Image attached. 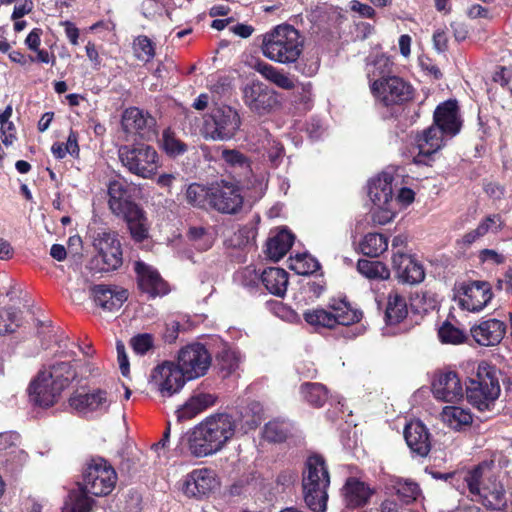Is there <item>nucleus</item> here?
Wrapping results in <instances>:
<instances>
[{
	"mask_svg": "<svg viewBox=\"0 0 512 512\" xmlns=\"http://www.w3.org/2000/svg\"><path fill=\"white\" fill-rule=\"evenodd\" d=\"M459 305L469 312H480L493 298L491 285L486 281H472L461 285Z\"/></svg>",
	"mask_w": 512,
	"mask_h": 512,
	"instance_id": "f3484780",
	"label": "nucleus"
},
{
	"mask_svg": "<svg viewBox=\"0 0 512 512\" xmlns=\"http://www.w3.org/2000/svg\"><path fill=\"white\" fill-rule=\"evenodd\" d=\"M219 483L216 474L209 468L195 469L184 482L183 491L189 497L201 498L212 493Z\"/></svg>",
	"mask_w": 512,
	"mask_h": 512,
	"instance_id": "6ab92c4d",
	"label": "nucleus"
},
{
	"mask_svg": "<svg viewBox=\"0 0 512 512\" xmlns=\"http://www.w3.org/2000/svg\"><path fill=\"white\" fill-rule=\"evenodd\" d=\"M392 182L393 176L383 172L372 178L368 184V195L374 205L373 220L380 225L390 222L395 217Z\"/></svg>",
	"mask_w": 512,
	"mask_h": 512,
	"instance_id": "6e6552de",
	"label": "nucleus"
},
{
	"mask_svg": "<svg viewBox=\"0 0 512 512\" xmlns=\"http://www.w3.org/2000/svg\"><path fill=\"white\" fill-rule=\"evenodd\" d=\"M216 396L210 393H197L191 396L178 410L177 418L180 421L194 418L199 413L216 403Z\"/></svg>",
	"mask_w": 512,
	"mask_h": 512,
	"instance_id": "7c9ffc66",
	"label": "nucleus"
},
{
	"mask_svg": "<svg viewBox=\"0 0 512 512\" xmlns=\"http://www.w3.org/2000/svg\"><path fill=\"white\" fill-rule=\"evenodd\" d=\"M304 39L300 32L289 24L277 25L263 35L261 52L267 59L280 63H295L302 54Z\"/></svg>",
	"mask_w": 512,
	"mask_h": 512,
	"instance_id": "7ed1b4c3",
	"label": "nucleus"
},
{
	"mask_svg": "<svg viewBox=\"0 0 512 512\" xmlns=\"http://www.w3.org/2000/svg\"><path fill=\"white\" fill-rule=\"evenodd\" d=\"M294 236L286 229L270 237L266 244V254L273 261H279L291 248Z\"/></svg>",
	"mask_w": 512,
	"mask_h": 512,
	"instance_id": "f704fd0d",
	"label": "nucleus"
},
{
	"mask_svg": "<svg viewBox=\"0 0 512 512\" xmlns=\"http://www.w3.org/2000/svg\"><path fill=\"white\" fill-rule=\"evenodd\" d=\"M432 391L436 399L454 402L463 397V387L455 372L440 374L433 382Z\"/></svg>",
	"mask_w": 512,
	"mask_h": 512,
	"instance_id": "5701e85b",
	"label": "nucleus"
},
{
	"mask_svg": "<svg viewBox=\"0 0 512 512\" xmlns=\"http://www.w3.org/2000/svg\"><path fill=\"white\" fill-rule=\"evenodd\" d=\"M131 345L135 353L143 355L153 347V338L149 334H140L132 338Z\"/></svg>",
	"mask_w": 512,
	"mask_h": 512,
	"instance_id": "680f3d73",
	"label": "nucleus"
},
{
	"mask_svg": "<svg viewBox=\"0 0 512 512\" xmlns=\"http://www.w3.org/2000/svg\"><path fill=\"white\" fill-rule=\"evenodd\" d=\"M118 157L128 172L143 179L152 178L159 168L157 151L146 144L122 145Z\"/></svg>",
	"mask_w": 512,
	"mask_h": 512,
	"instance_id": "0eeeda50",
	"label": "nucleus"
},
{
	"mask_svg": "<svg viewBox=\"0 0 512 512\" xmlns=\"http://www.w3.org/2000/svg\"><path fill=\"white\" fill-rule=\"evenodd\" d=\"M370 89L375 99L385 106L400 104L412 96L411 86L398 76L374 80Z\"/></svg>",
	"mask_w": 512,
	"mask_h": 512,
	"instance_id": "2eb2a0df",
	"label": "nucleus"
},
{
	"mask_svg": "<svg viewBox=\"0 0 512 512\" xmlns=\"http://www.w3.org/2000/svg\"><path fill=\"white\" fill-rule=\"evenodd\" d=\"M178 368L187 380H193L206 374L211 365V355L201 343H191L178 353Z\"/></svg>",
	"mask_w": 512,
	"mask_h": 512,
	"instance_id": "ddd939ff",
	"label": "nucleus"
},
{
	"mask_svg": "<svg viewBox=\"0 0 512 512\" xmlns=\"http://www.w3.org/2000/svg\"><path fill=\"white\" fill-rule=\"evenodd\" d=\"M188 236L190 240L195 242L196 248L200 250H207L212 246V237L205 232L203 228L192 227L189 229Z\"/></svg>",
	"mask_w": 512,
	"mask_h": 512,
	"instance_id": "13d9d810",
	"label": "nucleus"
},
{
	"mask_svg": "<svg viewBox=\"0 0 512 512\" xmlns=\"http://www.w3.org/2000/svg\"><path fill=\"white\" fill-rule=\"evenodd\" d=\"M211 185L205 186L199 183L188 185L184 192L187 204L200 209L210 208Z\"/></svg>",
	"mask_w": 512,
	"mask_h": 512,
	"instance_id": "4c0bfd02",
	"label": "nucleus"
},
{
	"mask_svg": "<svg viewBox=\"0 0 512 512\" xmlns=\"http://www.w3.org/2000/svg\"><path fill=\"white\" fill-rule=\"evenodd\" d=\"M479 259L483 263L501 264L504 262L505 257L503 254L498 253L493 249H483L479 252Z\"/></svg>",
	"mask_w": 512,
	"mask_h": 512,
	"instance_id": "338daca9",
	"label": "nucleus"
},
{
	"mask_svg": "<svg viewBox=\"0 0 512 512\" xmlns=\"http://www.w3.org/2000/svg\"><path fill=\"white\" fill-rule=\"evenodd\" d=\"M343 501L348 508H360L368 504L374 490L357 477H348L342 487Z\"/></svg>",
	"mask_w": 512,
	"mask_h": 512,
	"instance_id": "4be33fe9",
	"label": "nucleus"
},
{
	"mask_svg": "<svg viewBox=\"0 0 512 512\" xmlns=\"http://www.w3.org/2000/svg\"><path fill=\"white\" fill-rule=\"evenodd\" d=\"M261 281L271 294L283 296L287 290L288 274L284 269L270 267L262 272Z\"/></svg>",
	"mask_w": 512,
	"mask_h": 512,
	"instance_id": "c9c22d12",
	"label": "nucleus"
},
{
	"mask_svg": "<svg viewBox=\"0 0 512 512\" xmlns=\"http://www.w3.org/2000/svg\"><path fill=\"white\" fill-rule=\"evenodd\" d=\"M392 60L383 54L376 55L372 60L367 63V77L370 86L374 80H381L390 76L392 72Z\"/></svg>",
	"mask_w": 512,
	"mask_h": 512,
	"instance_id": "ea45409f",
	"label": "nucleus"
},
{
	"mask_svg": "<svg viewBox=\"0 0 512 512\" xmlns=\"http://www.w3.org/2000/svg\"><path fill=\"white\" fill-rule=\"evenodd\" d=\"M329 309L332 319L334 320V327L336 325H351L358 322L362 317L361 312L352 309L350 305L344 301L331 305Z\"/></svg>",
	"mask_w": 512,
	"mask_h": 512,
	"instance_id": "a19ab883",
	"label": "nucleus"
},
{
	"mask_svg": "<svg viewBox=\"0 0 512 512\" xmlns=\"http://www.w3.org/2000/svg\"><path fill=\"white\" fill-rule=\"evenodd\" d=\"M504 221L499 214H490L483 218L477 228L484 237L487 234H496L504 227Z\"/></svg>",
	"mask_w": 512,
	"mask_h": 512,
	"instance_id": "6e6d98bb",
	"label": "nucleus"
},
{
	"mask_svg": "<svg viewBox=\"0 0 512 512\" xmlns=\"http://www.w3.org/2000/svg\"><path fill=\"white\" fill-rule=\"evenodd\" d=\"M236 278L244 286H254L259 280H261V276L258 275L253 267L244 268L236 274Z\"/></svg>",
	"mask_w": 512,
	"mask_h": 512,
	"instance_id": "e2e57ef3",
	"label": "nucleus"
},
{
	"mask_svg": "<svg viewBox=\"0 0 512 512\" xmlns=\"http://www.w3.org/2000/svg\"><path fill=\"white\" fill-rule=\"evenodd\" d=\"M82 488L71 491L62 507L61 512H92L96 501Z\"/></svg>",
	"mask_w": 512,
	"mask_h": 512,
	"instance_id": "e433bc0d",
	"label": "nucleus"
},
{
	"mask_svg": "<svg viewBox=\"0 0 512 512\" xmlns=\"http://www.w3.org/2000/svg\"><path fill=\"white\" fill-rule=\"evenodd\" d=\"M444 424L456 431H462L472 424V414L468 409L458 406H446L441 412Z\"/></svg>",
	"mask_w": 512,
	"mask_h": 512,
	"instance_id": "72a5a7b5",
	"label": "nucleus"
},
{
	"mask_svg": "<svg viewBox=\"0 0 512 512\" xmlns=\"http://www.w3.org/2000/svg\"><path fill=\"white\" fill-rule=\"evenodd\" d=\"M462 487H458L462 493L468 491L472 501L480 502L488 509L500 510L506 505V495L503 485L484 474L482 466L462 472Z\"/></svg>",
	"mask_w": 512,
	"mask_h": 512,
	"instance_id": "39448f33",
	"label": "nucleus"
},
{
	"mask_svg": "<svg viewBox=\"0 0 512 512\" xmlns=\"http://www.w3.org/2000/svg\"><path fill=\"white\" fill-rule=\"evenodd\" d=\"M434 125L441 128L450 137L459 133L461 120L456 101L448 100L436 108L434 112Z\"/></svg>",
	"mask_w": 512,
	"mask_h": 512,
	"instance_id": "b1692460",
	"label": "nucleus"
},
{
	"mask_svg": "<svg viewBox=\"0 0 512 512\" xmlns=\"http://www.w3.org/2000/svg\"><path fill=\"white\" fill-rule=\"evenodd\" d=\"M117 473L104 459H93L83 471L81 488L94 496H106L115 488Z\"/></svg>",
	"mask_w": 512,
	"mask_h": 512,
	"instance_id": "1a4fd4ad",
	"label": "nucleus"
},
{
	"mask_svg": "<svg viewBox=\"0 0 512 512\" xmlns=\"http://www.w3.org/2000/svg\"><path fill=\"white\" fill-rule=\"evenodd\" d=\"M221 155L223 160L231 167H240L244 169L249 168V162L247 158L237 150L224 149L222 150Z\"/></svg>",
	"mask_w": 512,
	"mask_h": 512,
	"instance_id": "bf43d9fd",
	"label": "nucleus"
},
{
	"mask_svg": "<svg viewBox=\"0 0 512 512\" xmlns=\"http://www.w3.org/2000/svg\"><path fill=\"white\" fill-rule=\"evenodd\" d=\"M329 485L330 474L325 459L318 454L309 456L302 473V489L305 504L311 511H326Z\"/></svg>",
	"mask_w": 512,
	"mask_h": 512,
	"instance_id": "20e7f679",
	"label": "nucleus"
},
{
	"mask_svg": "<svg viewBox=\"0 0 512 512\" xmlns=\"http://www.w3.org/2000/svg\"><path fill=\"white\" fill-rule=\"evenodd\" d=\"M108 205L116 216H121L137 204L130 200L127 185L124 180H112L108 184Z\"/></svg>",
	"mask_w": 512,
	"mask_h": 512,
	"instance_id": "cd10ccee",
	"label": "nucleus"
},
{
	"mask_svg": "<svg viewBox=\"0 0 512 512\" xmlns=\"http://www.w3.org/2000/svg\"><path fill=\"white\" fill-rule=\"evenodd\" d=\"M253 68L255 71L260 73L266 80L272 83L280 72L279 69L264 61L256 62Z\"/></svg>",
	"mask_w": 512,
	"mask_h": 512,
	"instance_id": "0e129e2a",
	"label": "nucleus"
},
{
	"mask_svg": "<svg viewBox=\"0 0 512 512\" xmlns=\"http://www.w3.org/2000/svg\"><path fill=\"white\" fill-rule=\"evenodd\" d=\"M298 274H310L319 268V263L309 256H299L292 266Z\"/></svg>",
	"mask_w": 512,
	"mask_h": 512,
	"instance_id": "052dcab7",
	"label": "nucleus"
},
{
	"mask_svg": "<svg viewBox=\"0 0 512 512\" xmlns=\"http://www.w3.org/2000/svg\"><path fill=\"white\" fill-rule=\"evenodd\" d=\"M139 288L151 297L164 296L169 292L167 282L153 266L139 260L134 264Z\"/></svg>",
	"mask_w": 512,
	"mask_h": 512,
	"instance_id": "aec40b11",
	"label": "nucleus"
},
{
	"mask_svg": "<svg viewBox=\"0 0 512 512\" xmlns=\"http://www.w3.org/2000/svg\"><path fill=\"white\" fill-rule=\"evenodd\" d=\"M75 377L76 372L69 361L54 360L43 366L30 382V401L44 408L55 405Z\"/></svg>",
	"mask_w": 512,
	"mask_h": 512,
	"instance_id": "f03ea898",
	"label": "nucleus"
},
{
	"mask_svg": "<svg viewBox=\"0 0 512 512\" xmlns=\"http://www.w3.org/2000/svg\"><path fill=\"white\" fill-rule=\"evenodd\" d=\"M300 394L308 404L321 407L328 399L327 388L321 383L306 382L300 386Z\"/></svg>",
	"mask_w": 512,
	"mask_h": 512,
	"instance_id": "a18cd8bd",
	"label": "nucleus"
},
{
	"mask_svg": "<svg viewBox=\"0 0 512 512\" xmlns=\"http://www.w3.org/2000/svg\"><path fill=\"white\" fill-rule=\"evenodd\" d=\"M216 396L210 393H197L191 396L178 410L177 418L180 421L194 418L199 413L216 403Z\"/></svg>",
	"mask_w": 512,
	"mask_h": 512,
	"instance_id": "c756f323",
	"label": "nucleus"
},
{
	"mask_svg": "<svg viewBox=\"0 0 512 512\" xmlns=\"http://www.w3.org/2000/svg\"><path fill=\"white\" fill-rule=\"evenodd\" d=\"M392 267L400 281L418 284L425 278V271L420 262L400 250L392 255Z\"/></svg>",
	"mask_w": 512,
	"mask_h": 512,
	"instance_id": "412c9836",
	"label": "nucleus"
},
{
	"mask_svg": "<svg viewBox=\"0 0 512 512\" xmlns=\"http://www.w3.org/2000/svg\"><path fill=\"white\" fill-rule=\"evenodd\" d=\"M466 392L469 402L479 411H491L500 394V386L486 368L479 366L477 378L470 380Z\"/></svg>",
	"mask_w": 512,
	"mask_h": 512,
	"instance_id": "9d476101",
	"label": "nucleus"
},
{
	"mask_svg": "<svg viewBox=\"0 0 512 512\" xmlns=\"http://www.w3.org/2000/svg\"><path fill=\"white\" fill-rule=\"evenodd\" d=\"M92 245L97 252V261L102 263L101 270L112 271L122 265L123 253L116 232L107 230L97 232L93 237Z\"/></svg>",
	"mask_w": 512,
	"mask_h": 512,
	"instance_id": "4468645a",
	"label": "nucleus"
},
{
	"mask_svg": "<svg viewBox=\"0 0 512 512\" xmlns=\"http://www.w3.org/2000/svg\"><path fill=\"white\" fill-rule=\"evenodd\" d=\"M89 291L95 304L107 311L118 310L128 298L125 289H112L106 285L91 286Z\"/></svg>",
	"mask_w": 512,
	"mask_h": 512,
	"instance_id": "bb28decb",
	"label": "nucleus"
},
{
	"mask_svg": "<svg viewBox=\"0 0 512 512\" xmlns=\"http://www.w3.org/2000/svg\"><path fill=\"white\" fill-rule=\"evenodd\" d=\"M388 248V238L380 233H368L360 243L361 252L369 257H378Z\"/></svg>",
	"mask_w": 512,
	"mask_h": 512,
	"instance_id": "79ce46f5",
	"label": "nucleus"
},
{
	"mask_svg": "<svg viewBox=\"0 0 512 512\" xmlns=\"http://www.w3.org/2000/svg\"><path fill=\"white\" fill-rule=\"evenodd\" d=\"M20 310L5 308L0 310V335L13 333L20 325Z\"/></svg>",
	"mask_w": 512,
	"mask_h": 512,
	"instance_id": "09e8293b",
	"label": "nucleus"
},
{
	"mask_svg": "<svg viewBox=\"0 0 512 512\" xmlns=\"http://www.w3.org/2000/svg\"><path fill=\"white\" fill-rule=\"evenodd\" d=\"M289 432V425L284 421L273 420L268 422L264 428V438L271 442L283 441Z\"/></svg>",
	"mask_w": 512,
	"mask_h": 512,
	"instance_id": "8fccbe9b",
	"label": "nucleus"
},
{
	"mask_svg": "<svg viewBox=\"0 0 512 512\" xmlns=\"http://www.w3.org/2000/svg\"><path fill=\"white\" fill-rule=\"evenodd\" d=\"M357 270L369 280L384 281L390 278L389 268L380 261L360 259L357 262Z\"/></svg>",
	"mask_w": 512,
	"mask_h": 512,
	"instance_id": "58836bf2",
	"label": "nucleus"
},
{
	"mask_svg": "<svg viewBox=\"0 0 512 512\" xmlns=\"http://www.w3.org/2000/svg\"><path fill=\"white\" fill-rule=\"evenodd\" d=\"M512 79V66H501L493 74V81L506 86Z\"/></svg>",
	"mask_w": 512,
	"mask_h": 512,
	"instance_id": "774afa93",
	"label": "nucleus"
},
{
	"mask_svg": "<svg viewBox=\"0 0 512 512\" xmlns=\"http://www.w3.org/2000/svg\"><path fill=\"white\" fill-rule=\"evenodd\" d=\"M152 381L162 397L178 393L186 382V377L173 362H164L154 368Z\"/></svg>",
	"mask_w": 512,
	"mask_h": 512,
	"instance_id": "a211bd4d",
	"label": "nucleus"
},
{
	"mask_svg": "<svg viewBox=\"0 0 512 512\" xmlns=\"http://www.w3.org/2000/svg\"><path fill=\"white\" fill-rule=\"evenodd\" d=\"M260 410L258 404H252L251 408L245 409L239 416H234L238 422L237 432L246 434L256 429L262 422Z\"/></svg>",
	"mask_w": 512,
	"mask_h": 512,
	"instance_id": "49530a36",
	"label": "nucleus"
},
{
	"mask_svg": "<svg viewBox=\"0 0 512 512\" xmlns=\"http://www.w3.org/2000/svg\"><path fill=\"white\" fill-rule=\"evenodd\" d=\"M242 99L246 107L258 116L270 115L280 107L277 92L258 80L242 88Z\"/></svg>",
	"mask_w": 512,
	"mask_h": 512,
	"instance_id": "f8f14e48",
	"label": "nucleus"
},
{
	"mask_svg": "<svg viewBox=\"0 0 512 512\" xmlns=\"http://www.w3.org/2000/svg\"><path fill=\"white\" fill-rule=\"evenodd\" d=\"M241 363V355L238 351L227 349L222 351L219 356L220 369L225 372V376H228L236 372Z\"/></svg>",
	"mask_w": 512,
	"mask_h": 512,
	"instance_id": "3c124183",
	"label": "nucleus"
},
{
	"mask_svg": "<svg viewBox=\"0 0 512 512\" xmlns=\"http://www.w3.org/2000/svg\"><path fill=\"white\" fill-rule=\"evenodd\" d=\"M124 217L131 237L136 242H142L149 237L150 225L145 212L136 205L122 214Z\"/></svg>",
	"mask_w": 512,
	"mask_h": 512,
	"instance_id": "2f4dec72",
	"label": "nucleus"
},
{
	"mask_svg": "<svg viewBox=\"0 0 512 512\" xmlns=\"http://www.w3.org/2000/svg\"><path fill=\"white\" fill-rule=\"evenodd\" d=\"M408 314L407 304L401 295L392 292L388 296L386 307V319L390 324H397L406 318Z\"/></svg>",
	"mask_w": 512,
	"mask_h": 512,
	"instance_id": "c03bdc74",
	"label": "nucleus"
},
{
	"mask_svg": "<svg viewBox=\"0 0 512 512\" xmlns=\"http://www.w3.org/2000/svg\"><path fill=\"white\" fill-rule=\"evenodd\" d=\"M152 124L153 118L136 107L126 109L122 116V127L127 134L144 138Z\"/></svg>",
	"mask_w": 512,
	"mask_h": 512,
	"instance_id": "c85d7f7f",
	"label": "nucleus"
},
{
	"mask_svg": "<svg viewBox=\"0 0 512 512\" xmlns=\"http://www.w3.org/2000/svg\"><path fill=\"white\" fill-rule=\"evenodd\" d=\"M415 198V193L412 189L403 187L399 190L397 197L394 198L395 201V214L398 211L399 207H406L410 205Z\"/></svg>",
	"mask_w": 512,
	"mask_h": 512,
	"instance_id": "69168bd1",
	"label": "nucleus"
},
{
	"mask_svg": "<svg viewBox=\"0 0 512 512\" xmlns=\"http://www.w3.org/2000/svg\"><path fill=\"white\" fill-rule=\"evenodd\" d=\"M439 339L442 343L446 344H460L465 340V334L459 328L453 326L451 323L445 322L439 328Z\"/></svg>",
	"mask_w": 512,
	"mask_h": 512,
	"instance_id": "864d4df0",
	"label": "nucleus"
},
{
	"mask_svg": "<svg viewBox=\"0 0 512 512\" xmlns=\"http://www.w3.org/2000/svg\"><path fill=\"white\" fill-rule=\"evenodd\" d=\"M238 422L234 415L215 413L186 433L189 452L195 457H207L221 451L235 436Z\"/></svg>",
	"mask_w": 512,
	"mask_h": 512,
	"instance_id": "f257e3e1",
	"label": "nucleus"
},
{
	"mask_svg": "<svg viewBox=\"0 0 512 512\" xmlns=\"http://www.w3.org/2000/svg\"><path fill=\"white\" fill-rule=\"evenodd\" d=\"M162 148L170 156L176 157L183 154L187 147L170 130H165L162 135Z\"/></svg>",
	"mask_w": 512,
	"mask_h": 512,
	"instance_id": "603ef678",
	"label": "nucleus"
},
{
	"mask_svg": "<svg viewBox=\"0 0 512 512\" xmlns=\"http://www.w3.org/2000/svg\"><path fill=\"white\" fill-rule=\"evenodd\" d=\"M404 438L413 453L421 457L429 453L431 448L430 434L421 421L409 422L404 429Z\"/></svg>",
	"mask_w": 512,
	"mask_h": 512,
	"instance_id": "393cba45",
	"label": "nucleus"
},
{
	"mask_svg": "<svg viewBox=\"0 0 512 512\" xmlns=\"http://www.w3.org/2000/svg\"><path fill=\"white\" fill-rule=\"evenodd\" d=\"M444 135H446V133L435 125L424 130L422 134L416 138L419 156H430L440 150L444 145Z\"/></svg>",
	"mask_w": 512,
	"mask_h": 512,
	"instance_id": "473e14b6",
	"label": "nucleus"
},
{
	"mask_svg": "<svg viewBox=\"0 0 512 512\" xmlns=\"http://www.w3.org/2000/svg\"><path fill=\"white\" fill-rule=\"evenodd\" d=\"M391 487L399 499L405 504L416 501L421 495L419 485L409 479L396 478L392 480Z\"/></svg>",
	"mask_w": 512,
	"mask_h": 512,
	"instance_id": "37998d69",
	"label": "nucleus"
},
{
	"mask_svg": "<svg viewBox=\"0 0 512 512\" xmlns=\"http://www.w3.org/2000/svg\"><path fill=\"white\" fill-rule=\"evenodd\" d=\"M261 148L267 153L270 162L273 165H277L279 158L283 155L282 145L273 139L269 133H266Z\"/></svg>",
	"mask_w": 512,
	"mask_h": 512,
	"instance_id": "4d7b16f0",
	"label": "nucleus"
},
{
	"mask_svg": "<svg viewBox=\"0 0 512 512\" xmlns=\"http://www.w3.org/2000/svg\"><path fill=\"white\" fill-rule=\"evenodd\" d=\"M241 124L240 114L235 108L221 105L204 115L201 134L206 140L229 141L236 136Z\"/></svg>",
	"mask_w": 512,
	"mask_h": 512,
	"instance_id": "423d86ee",
	"label": "nucleus"
},
{
	"mask_svg": "<svg viewBox=\"0 0 512 512\" xmlns=\"http://www.w3.org/2000/svg\"><path fill=\"white\" fill-rule=\"evenodd\" d=\"M210 208L221 213L234 214L238 212L243 204L239 186L233 182L220 181L211 184Z\"/></svg>",
	"mask_w": 512,
	"mask_h": 512,
	"instance_id": "dca6fc26",
	"label": "nucleus"
},
{
	"mask_svg": "<svg viewBox=\"0 0 512 512\" xmlns=\"http://www.w3.org/2000/svg\"><path fill=\"white\" fill-rule=\"evenodd\" d=\"M115 399L105 389L96 388L87 393H79L69 398L70 407L79 415L96 419L109 413Z\"/></svg>",
	"mask_w": 512,
	"mask_h": 512,
	"instance_id": "9b49d317",
	"label": "nucleus"
},
{
	"mask_svg": "<svg viewBox=\"0 0 512 512\" xmlns=\"http://www.w3.org/2000/svg\"><path fill=\"white\" fill-rule=\"evenodd\" d=\"M303 317L305 321L316 329L319 328H334V320L330 313V309L323 308L309 309L304 312Z\"/></svg>",
	"mask_w": 512,
	"mask_h": 512,
	"instance_id": "de8ad7c7",
	"label": "nucleus"
},
{
	"mask_svg": "<svg viewBox=\"0 0 512 512\" xmlns=\"http://www.w3.org/2000/svg\"><path fill=\"white\" fill-rule=\"evenodd\" d=\"M133 49L135 56L140 61L149 62L155 55L152 41L146 36H139L134 40Z\"/></svg>",
	"mask_w": 512,
	"mask_h": 512,
	"instance_id": "5fc2aeb1",
	"label": "nucleus"
},
{
	"mask_svg": "<svg viewBox=\"0 0 512 512\" xmlns=\"http://www.w3.org/2000/svg\"><path fill=\"white\" fill-rule=\"evenodd\" d=\"M506 331L504 322L489 319L471 328V335L481 346H494L501 342Z\"/></svg>",
	"mask_w": 512,
	"mask_h": 512,
	"instance_id": "a878e982",
	"label": "nucleus"
}]
</instances>
